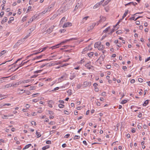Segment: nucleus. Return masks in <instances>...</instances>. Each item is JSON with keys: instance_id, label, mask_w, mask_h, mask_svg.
<instances>
[{"instance_id": "nucleus-1", "label": "nucleus", "mask_w": 150, "mask_h": 150, "mask_svg": "<svg viewBox=\"0 0 150 150\" xmlns=\"http://www.w3.org/2000/svg\"><path fill=\"white\" fill-rule=\"evenodd\" d=\"M83 6L82 0H79L78 1L74 11H75L78 8H81Z\"/></svg>"}, {"instance_id": "nucleus-2", "label": "nucleus", "mask_w": 150, "mask_h": 150, "mask_svg": "<svg viewBox=\"0 0 150 150\" xmlns=\"http://www.w3.org/2000/svg\"><path fill=\"white\" fill-rule=\"evenodd\" d=\"M68 76V75L64 73L63 74V75L60 78L58 79V82H61L62 81L66 80Z\"/></svg>"}, {"instance_id": "nucleus-3", "label": "nucleus", "mask_w": 150, "mask_h": 150, "mask_svg": "<svg viewBox=\"0 0 150 150\" xmlns=\"http://www.w3.org/2000/svg\"><path fill=\"white\" fill-rule=\"evenodd\" d=\"M77 40V39L76 38H71L69 39L66 40L62 41V42H60V43L57 44V45H62L63 44L66 43V42H67L73 40Z\"/></svg>"}, {"instance_id": "nucleus-4", "label": "nucleus", "mask_w": 150, "mask_h": 150, "mask_svg": "<svg viewBox=\"0 0 150 150\" xmlns=\"http://www.w3.org/2000/svg\"><path fill=\"white\" fill-rule=\"evenodd\" d=\"M51 8V7H49L45 8V10L43 11L41 13H40V15H42L47 12H48L50 11V9Z\"/></svg>"}, {"instance_id": "nucleus-5", "label": "nucleus", "mask_w": 150, "mask_h": 150, "mask_svg": "<svg viewBox=\"0 0 150 150\" xmlns=\"http://www.w3.org/2000/svg\"><path fill=\"white\" fill-rule=\"evenodd\" d=\"M54 27L55 26L54 25L51 26L48 29H47L46 30V31H45V33H51L53 31V30L54 28Z\"/></svg>"}, {"instance_id": "nucleus-6", "label": "nucleus", "mask_w": 150, "mask_h": 150, "mask_svg": "<svg viewBox=\"0 0 150 150\" xmlns=\"http://www.w3.org/2000/svg\"><path fill=\"white\" fill-rule=\"evenodd\" d=\"M96 23H93L91 24L87 28V30L88 31H90V30H91L93 29L94 27L96 25Z\"/></svg>"}, {"instance_id": "nucleus-7", "label": "nucleus", "mask_w": 150, "mask_h": 150, "mask_svg": "<svg viewBox=\"0 0 150 150\" xmlns=\"http://www.w3.org/2000/svg\"><path fill=\"white\" fill-rule=\"evenodd\" d=\"M83 85L85 87L87 86H90L91 85V82L86 81L83 83Z\"/></svg>"}, {"instance_id": "nucleus-8", "label": "nucleus", "mask_w": 150, "mask_h": 150, "mask_svg": "<svg viewBox=\"0 0 150 150\" xmlns=\"http://www.w3.org/2000/svg\"><path fill=\"white\" fill-rule=\"evenodd\" d=\"M89 50H90V46H88L86 47L83 49L82 52V53L83 54H85Z\"/></svg>"}, {"instance_id": "nucleus-9", "label": "nucleus", "mask_w": 150, "mask_h": 150, "mask_svg": "<svg viewBox=\"0 0 150 150\" xmlns=\"http://www.w3.org/2000/svg\"><path fill=\"white\" fill-rule=\"evenodd\" d=\"M91 62H89L86 64L85 65V67L88 69H91L93 67L91 64Z\"/></svg>"}, {"instance_id": "nucleus-10", "label": "nucleus", "mask_w": 150, "mask_h": 150, "mask_svg": "<svg viewBox=\"0 0 150 150\" xmlns=\"http://www.w3.org/2000/svg\"><path fill=\"white\" fill-rule=\"evenodd\" d=\"M76 75V73L73 72L70 73V79L71 80H72L74 78Z\"/></svg>"}, {"instance_id": "nucleus-11", "label": "nucleus", "mask_w": 150, "mask_h": 150, "mask_svg": "<svg viewBox=\"0 0 150 150\" xmlns=\"http://www.w3.org/2000/svg\"><path fill=\"white\" fill-rule=\"evenodd\" d=\"M72 26V23L70 22H67L64 23L63 26V28H66Z\"/></svg>"}, {"instance_id": "nucleus-12", "label": "nucleus", "mask_w": 150, "mask_h": 150, "mask_svg": "<svg viewBox=\"0 0 150 150\" xmlns=\"http://www.w3.org/2000/svg\"><path fill=\"white\" fill-rule=\"evenodd\" d=\"M54 103V102L52 100H49L48 101V106L50 108H52L53 107L52 104H53Z\"/></svg>"}, {"instance_id": "nucleus-13", "label": "nucleus", "mask_w": 150, "mask_h": 150, "mask_svg": "<svg viewBox=\"0 0 150 150\" xmlns=\"http://www.w3.org/2000/svg\"><path fill=\"white\" fill-rule=\"evenodd\" d=\"M119 22H118L117 24H116L113 27L114 29H113L111 31L110 33L112 34L113 32H114L115 30H116L119 27L118 26V25L119 23Z\"/></svg>"}, {"instance_id": "nucleus-14", "label": "nucleus", "mask_w": 150, "mask_h": 150, "mask_svg": "<svg viewBox=\"0 0 150 150\" xmlns=\"http://www.w3.org/2000/svg\"><path fill=\"white\" fill-rule=\"evenodd\" d=\"M18 92L20 94L23 93L25 91V90H23V89H21L20 88H18L17 89Z\"/></svg>"}, {"instance_id": "nucleus-15", "label": "nucleus", "mask_w": 150, "mask_h": 150, "mask_svg": "<svg viewBox=\"0 0 150 150\" xmlns=\"http://www.w3.org/2000/svg\"><path fill=\"white\" fill-rule=\"evenodd\" d=\"M101 43L100 42H96L94 44V47L96 48H98L100 45Z\"/></svg>"}, {"instance_id": "nucleus-16", "label": "nucleus", "mask_w": 150, "mask_h": 150, "mask_svg": "<svg viewBox=\"0 0 150 150\" xmlns=\"http://www.w3.org/2000/svg\"><path fill=\"white\" fill-rule=\"evenodd\" d=\"M25 39V38H23V39H21L20 40H18V41H17V42L19 45H20L21 44H22L24 42Z\"/></svg>"}, {"instance_id": "nucleus-17", "label": "nucleus", "mask_w": 150, "mask_h": 150, "mask_svg": "<svg viewBox=\"0 0 150 150\" xmlns=\"http://www.w3.org/2000/svg\"><path fill=\"white\" fill-rule=\"evenodd\" d=\"M104 48V47L103 45L101 43L99 47H98V50H102Z\"/></svg>"}, {"instance_id": "nucleus-18", "label": "nucleus", "mask_w": 150, "mask_h": 150, "mask_svg": "<svg viewBox=\"0 0 150 150\" xmlns=\"http://www.w3.org/2000/svg\"><path fill=\"white\" fill-rule=\"evenodd\" d=\"M22 83V81H19L17 83L13 85V86L14 87L17 86L18 85H21Z\"/></svg>"}, {"instance_id": "nucleus-19", "label": "nucleus", "mask_w": 150, "mask_h": 150, "mask_svg": "<svg viewBox=\"0 0 150 150\" xmlns=\"http://www.w3.org/2000/svg\"><path fill=\"white\" fill-rule=\"evenodd\" d=\"M128 10H126L125 12L124 15H123L122 18L121 19V20H123L127 16L128 13Z\"/></svg>"}, {"instance_id": "nucleus-20", "label": "nucleus", "mask_w": 150, "mask_h": 150, "mask_svg": "<svg viewBox=\"0 0 150 150\" xmlns=\"http://www.w3.org/2000/svg\"><path fill=\"white\" fill-rule=\"evenodd\" d=\"M110 29V27L109 26L106 28L105 30L103 31V33H106L107 32L109 31V30Z\"/></svg>"}, {"instance_id": "nucleus-21", "label": "nucleus", "mask_w": 150, "mask_h": 150, "mask_svg": "<svg viewBox=\"0 0 150 150\" xmlns=\"http://www.w3.org/2000/svg\"><path fill=\"white\" fill-rule=\"evenodd\" d=\"M7 20V17H5L1 21V23L2 24L4 23L5 22H6Z\"/></svg>"}, {"instance_id": "nucleus-22", "label": "nucleus", "mask_w": 150, "mask_h": 150, "mask_svg": "<svg viewBox=\"0 0 150 150\" xmlns=\"http://www.w3.org/2000/svg\"><path fill=\"white\" fill-rule=\"evenodd\" d=\"M6 95H4L2 94H0V100L6 98Z\"/></svg>"}, {"instance_id": "nucleus-23", "label": "nucleus", "mask_w": 150, "mask_h": 150, "mask_svg": "<svg viewBox=\"0 0 150 150\" xmlns=\"http://www.w3.org/2000/svg\"><path fill=\"white\" fill-rule=\"evenodd\" d=\"M149 103V100H146L143 104V106H146Z\"/></svg>"}, {"instance_id": "nucleus-24", "label": "nucleus", "mask_w": 150, "mask_h": 150, "mask_svg": "<svg viewBox=\"0 0 150 150\" xmlns=\"http://www.w3.org/2000/svg\"><path fill=\"white\" fill-rule=\"evenodd\" d=\"M32 145L31 144H28L27 145H26L25 146V147L23 149V150H24L25 149H28V148H29L30 146H31Z\"/></svg>"}, {"instance_id": "nucleus-25", "label": "nucleus", "mask_w": 150, "mask_h": 150, "mask_svg": "<svg viewBox=\"0 0 150 150\" xmlns=\"http://www.w3.org/2000/svg\"><path fill=\"white\" fill-rule=\"evenodd\" d=\"M20 45L17 42L13 47V48H17Z\"/></svg>"}, {"instance_id": "nucleus-26", "label": "nucleus", "mask_w": 150, "mask_h": 150, "mask_svg": "<svg viewBox=\"0 0 150 150\" xmlns=\"http://www.w3.org/2000/svg\"><path fill=\"white\" fill-rule=\"evenodd\" d=\"M33 20V18H31L30 20V21L28 22L27 23L25 24V25H26V26H27L28 25H29V23H31L32 22Z\"/></svg>"}, {"instance_id": "nucleus-27", "label": "nucleus", "mask_w": 150, "mask_h": 150, "mask_svg": "<svg viewBox=\"0 0 150 150\" xmlns=\"http://www.w3.org/2000/svg\"><path fill=\"white\" fill-rule=\"evenodd\" d=\"M111 1V0H107L106 1H105L103 4V6H104L107 5Z\"/></svg>"}, {"instance_id": "nucleus-28", "label": "nucleus", "mask_w": 150, "mask_h": 150, "mask_svg": "<svg viewBox=\"0 0 150 150\" xmlns=\"http://www.w3.org/2000/svg\"><path fill=\"white\" fill-rule=\"evenodd\" d=\"M36 134L37 135V138H39L41 137V135L40 133L38 132V131H36Z\"/></svg>"}, {"instance_id": "nucleus-29", "label": "nucleus", "mask_w": 150, "mask_h": 150, "mask_svg": "<svg viewBox=\"0 0 150 150\" xmlns=\"http://www.w3.org/2000/svg\"><path fill=\"white\" fill-rule=\"evenodd\" d=\"M11 105V104L10 103H5L3 105H0V108H2L3 107H4L5 105L10 106Z\"/></svg>"}, {"instance_id": "nucleus-30", "label": "nucleus", "mask_w": 150, "mask_h": 150, "mask_svg": "<svg viewBox=\"0 0 150 150\" xmlns=\"http://www.w3.org/2000/svg\"><path fill=\"white\" fill-rule=\"evenodd\" d=\"M66 17H63L60 22V24H62L63 22H64L65 20Z\"/></svg>"}, {"instance_id": "nucleus-31", "label": "nucleus", "mask_w": 150, "mask_h": 150, "mask_svg": "<svg viewBox=\"0 0 150 150\" xmlns=\"http://www.w3.org/2000/svg\"><path fill=\"white\" fill-rule=\"evenodd\" d=\"M47 47H44L42 48V49L39 50V52H42L44 51L47 49Z\"/></svg>"}, {"instance_id": "nucleus-32", "label": "nucleus", "mask_w": 150, "mask_h": 150, "mask_svg": "<svg viewBox=\"0 0 150 150\" xmlns=\"http://www.w3.org/2000/svg\"><path fill=\"white\" fill-rule=\"evenodd\" d=\"M90 57H93V55L94 54V52H91L90 53H88L87 54Z\"/></svg>"}, {"instance_id": "nucleus-33", "label": "nucleus", "mask_w": 150, "mask_h": 150, "mask_svg": "<svg viewBox=\"0 0 150 150\" xmlns=\"http://www.w3.org/2000/svg\"><path fill=\"white\" fill-rule=\"evenodd\" d=\"M30 81V79H27L26 80H25L23 81H22V83H28Z\"/></svg>"}, {"instance_id": "nucleus-34", "label": "nucleus", "mask_w": 150, "mask_h": 150, "mask_svg": "<svg viewBox=\"0 0 150 150\" xmlns=\"http://www.w3.org/2000/svg\"><path fill=\"white\" fill-rule=\"evenodd\" d=\"M12 86H13V85L12 84H8L6 85L5 86V88H8L9 87H10Z\"/></svg>"}, {"instance_id": "nucleus-35", "label": "nucleus", "mask_w": 150, "mask_h": 150, "mask_svg": "<svg viewBox=\"0 0 150 150\" xmlns=\"http://www.w3.org/2000/svg\"><path fill=\"white\" fill-rule=\"evenodd\" d=\"M49 145H47L46 146H44L42 148V149L43 150H45L48 148H49Z\"/></svg>"}, {"instance_id": "nucleus-36", "label": "nucleus", "mask_w": 150, "mask_h": 150, "mask_svg": "<svg viewBox=\"0 0 150 150\" xmlns=\"http://www.w3.org/2000/svg\"><path fill=\"white\" fill-rule=\"evenodd\" d=\"M6 51L5 50H4L2 51L0 53V57L1 56L4 54L6 53Z\"/></svg>"}, {"instance_id": "nucleus-37", "label": "nucleus", "mask_w": 150, "mask_h": 150, "mask_svg": "<svg viewBox=\"0 0 150 150\" xmlns=\"http://www.w3.org/2000/svg\"><path fill=\"white\" fill-rule=\"evenodd\" d=\"M99 7V4H97V3L95 4L93 7V8L94 9H96L98 7Z\"/></svg>"}, {"instance_id": "nucleus-38", "label": "nucleus", "mask_w": 150, "mask_h": 150, "mask_svg": "<svg viewBox=\"0 0 150 150\" xmlns=\"http://www.w3.org/2000/svg\"><path fill=\"white\" fill-rule=\"evenodd\" d=\"M84 62V60L83 59H81L80 61L78 62V63L79 64H82Z\"/></svg>"}, {"instance_id": "nucleus-39", "label": "nucleus", "mask_w": 150, "mask_h": 150, "mask_svg": "<svg viewBox=\"0 0 150 150\" xmlns=\"http://www.w3.org/2000/svg\"><path fill=\"white\" fill-rule=\"evenodd\" d=\"M43 55H40V56H37L36 57H35L34 59L41 58L43 56Z\"/></svg>"}, {"instance_id": "nucleus-40", "label": "nucleus", "mask_w": 150, "mask_h": 150, "mask_svg": "<svg viewBox=\"0 0 150 150\" xmlns=\"http://www.w3.org/2000/svg\"><path fill=\"white\" fill-rule=\"evenodd\" d=\"M129 4H132L133 5L135 6L137 4L136 3V2H130V3H128L127 4H126L125 5H126V6L127 5H128Z\"/></svg>"}, {"instance_id": "nucleus-41", "label": "nucleus", "mask_w": 150, "mask_h": 150, "mask_svg": "<svg viewBox=\"0 0 150 150\" xmlns=\"http://www.w3.org/2000/svg\"><path fill=\"white\" fill-rule=\"evenodd\" d=\"M58 46L59 45H56L50 47V49L51 48L52 50H53L55 48L59 47Z\"/></svg>"}, {"instance_id": "nucleus-42", "label": "nucleus", "mask_w": 150, "mask_h": 150, "mask_svg": "<svg viewBox=\"0 0 150 150\" xmlns=\"http://www.w3.org/2000/svg\"><path fill=\"white\" fill-rule=\"evenodd\" d=\"M80 138V136L78 135H75L74 137V139H79Z\"/></svg>"}, {"instance_id": "nucleus-43", "label": "nucleus", "mask_w": 150, "mask_h": 150, "mask_svg": "<svg viewBox=\"0 0 150 150\" xmlns=\"http://www.w3.org/2000/svg\"><path fill=\"white\" fill-rule=\"evenodd\" d=\"M104 1H105V0H102L100 2L98 3L97 4H99V5L100 6V5L102 4Z\"/></svg>"}, {"instance_id": "nucleus-44", "label": "nucleus", "mask_w": 150, "mask_h": 150, "mask_svg": "<svg viewBox=\"0 0 150 150\" xmlns=\"http://www.w3.org/2000/svg\"><path fill=\"white\" fill-rule=\"evenodd\" d=\"M29 61V60H28V61L25 62H22L21 63V64H20V67H21L24 64H25L26 63L28 62Z\"/></svg>"}, {"instance_id": "nucleus-45", "label": "nucleus", "mask_w": 150, "mask_h": 150, "mask_svg": "<svg viewBox=\"0 0 150 150\" xmlns=\"http://www.w3.org/2000/svg\"><path fill=\"white\" fill-rule=\"evenodd\" d=\"M58 106L60 108H64V105L60 104Z\"/></svg>"}, {"instance_id": "nucleus-46", "label": "nucleus", "mask_w": 150, "mask_h": 150, "mask_svg": "<svg viewBox=\"0 0 150 150\" xmlns=\"http://www.w3.org/2000/svg\"><path fill=\"white\" fill-rule=\"evenodd\" d=\"M127 100H122L121 101V103L122 104H124L125 103H127Z\"/></svg>"}, {"instance_id": "nucleus-47", "label": "nucleus", "mask_w": 150, "mask_h": 150, "mask_svg": "<svg viewBox=\"0 0 150 150\" xmlns=\"http://www.w3.org/2000/svg\"><path fill=\"white\" fill-rule=\"evenodd\" d=\"M59 87H57L54 88L53 90H52L51 91L53 92L54 91H55L58 90V89H59Z\"/></svg>"}, {"instance_id": "nucleus-48", "label": "nucleus", "mask_w": 150, "mask_h": 150, "mask_svg": "<svg viewBox=\"0 0 150 150\" xmlns=\"http://www.w3.org/2000/svg\"><path fill=\"white\" fill-rule=\"evenodd\" d=\"M38 52H37V51H35V52L33 54H31L30 55V56H32L33 55H35V54H36L39 53H40V52H39V50H38Z\"/></svg>"}, {"instance_id": "nucleus-49", "label": "nucleus", "mask_w": 150, "mask_h": 150, "mask_svg": "<svg viewBox=\"0 0 150 150\" xmlns=\"http://www.w3.org/2000/svg\"><path fill=\"white\" fill-rule=\"evenodd\" d=\"M109 34V33H108V34L106 33L104 35H103L102 39L103 40L104 39V38H105L106 37H107L108 36V35Z\"/></svg>"}, {"instance_id": "nucleus-50", "label": "nucleus", "mask_w": 150, "mask_h": 150, "mask_svg": "<svg viewBox=\"0 0 150 150\" xmlns=\"http://www.w3.org/2000/svg\"><path fill=\"white\" fill-rule=\"evenodd\" d=\"M42 108H38V109H39V110H38V113H41V112H42V110H41Z\"/></svg>"}, {"instance_id": "nucleus-51", "label": "nucleus", "mask_w": 150, "mask_h": 150, "mask_svg": "<svg viewBox=\"0 0 150 150\" xmlns=\"http://www.w3.org/2000/svg\"><path fill=\"white\" fill-rule=\"evenodd\" d=\"M106 68L108 69H110L111 67V66L110 65H107L106 66Z\"/></svg>"}, {"instance_id": "nucleus-52", "label": "nucleus", "mask_w": 150, "mask_h": 150, "mask_svg": "<svg viewBox=\"0 0 150 150\" xmlns=\"http://www.w3.org/2000/svg\"><path fill=\"white\" fill-rule=\"evenodd\" d=\"M41 71V70H39L35 71L34 73H40Z\"/></svg>"}, {"instance_id": "nucleus-53", "label": "nucleus", "mask_w": 150, "mask_h": 150, "mask_svg": "<svg viewBox=\"0 0 150 150\" xmlns=\"http://www.w3.org/2000/svg\"><path fill=\"white\" fill-rule=\"evenodd\" d=\"M34 2L33 1V0H30L29 1V4L30 5L32 4Z\"/></svg>"}, {"instance_id": "nucleus-54", "label": "nucleus", "mask_w": 150, "mask_h": 150, "mask_svg": "<svg viewBox=\"0 0 150 150\" xmlns=\"http://www.w3.org/2000/svg\"><path fill=\"white\" fill-rule=\"evenodd\" d=\"M35 87L34 86H31L30 87V90H34L35 89Z\"/></svg>"}, {"instance_id": "nucleus-55", "label": "nucleus", "mask_w": 150, "mask_h": 150, "mask_svg": "<svg viewBox=\"0 0 150 150\" xmlns=\"http://www.w3.org/2000/svg\"><path fill=\"white\" fill-rule=\"evenodd\" d=\"M8 77H3V78H0V82H2L4 80V78H7Z\"/></svg>"}, {"instance_id": "nucleus-56", "label": "nucleus", "mask_w": 150, "mask_h": 150, "mask_svg": "<svg viewBox=\"0 0 150 150\" xmlns=\"http://www.w3.org/2000/svg\"><path fill=\"white\" fill-rule=\"evenodd\" d=\"M26 109H28L30 107V105L29 104H26L25 106Z\"/></svg>"}, {"instance_id": "nucleus-57", "label": "nucleus", "mask_w": 150, "mask_h": 150, "mask_svg": "<svg viewBox=\"0 0 150 150\" xmlns=\"http://www.w3.org/2000/svg\"><path fill=\"white\" fill-rule=\"evenodd\" d=\"M82 86V85L81 84H78L77 86V87L78 88H80Z\"/></svg>"}, {"instance_id": "nucleus-58", "label": "nucleus", "mask_w": 150, "mask_h": 150, "mask_svg": "<svg viewBox=\"0 0 150 150\" xmlns=\"http://www.w3.org/2000/svg\"><path fill=\"white\" fill-rule=\"evenodd\" d=\"M4 13L2 11L0 13V17H2L4 15Z\"/></svg>"}, {"instance_id": "nucleus-59", "label": "nucleus", "mask_w": 150, "mask_h": 150, "mask_svg": "<svg viewBox=\"0 0 150 150\" xmlns=\"http://www.w3.org/2000/svg\"><path fill=\"white\" fill-rule=\"evenodd\" d=\"M65 31H66L65 30H64V29H61V30H60L59 32H60V33H62L64 32Z\"/></svg>"}, {"instance_id": "nucleus-60", "label": "nucleus", "mask_w": 150, "mask_h": 150, "mask_svg": "<svg viewBox=\"0 0 150 150\" xmlns=\"http://www.w3.org/2000/svg\"><path fill=\"white\" fill-rule=\"evenodd\" d=\"M46 143L47 144H51V142L50 140H47L46 142Z\"/></svg>"}, {"instance_id": "nucleus-61", "label": "nucleus", "mask_w": 150, "mask_h": 150, "mask_svg": "<svg viewBox=\"0 0 150 150\" xmlns=\"http://www.w3.org/2000/svg\"><path fill=\"white\" fill-rule=\"evenodd\" d=\"M31 124L32 125H36V122L33 121L31 122Z\"/></svg>"}, {"instance_id": "nucleus-62", "label": "nucleus", "mask_w": 150, "mask_h": 150, "mask_svg": "<svg viewBox=\"0 0 150 150\" xmlns=\"http://www.w3.org/2000/svg\"><path fill=\"white\" fill-rule=\"evenodd\" d=\"M138 81L140 82H142L143 81V79L141 78L138 79Z\"/></svg>"}, {"instance_id": "nucleus-63", "label": "nucleus", "mask_w": 150, "mask_h": 150, "mask_svg": "<svg viewBox=\"0 0 150 150\" xmlns=\"http://www.w3.org/2000/svg\"><path fill=\"white\" fill-rule=\"evenodd\" d=\"M38 101V99H33L32 100V101L35 103H36Z\"/></svg>"}, {"instance_id": "nucleus-64", "label": "nucleus", "mask_w": 150, "mask_h": 150, "mask_svg": "<svg viewBox=\"0 0 150 150\" xmlns=\"http://www.w3.org/2000/svg\"><path fill=\"white\" fill-rule=\"evenodd\" d=\"M150 60V57H148L145 60V62H146Z\"/></svg>"}]
</instances>
